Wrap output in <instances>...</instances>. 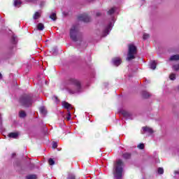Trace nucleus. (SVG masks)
<instances>
[{"label":"nucleus","mask_w":179,"mask_h":179,"mask_svg":"<svg viewBox=\"0 0 179 179\" xmlns=\"http://www.w3.org/2000/svg\"><path fill=\"white\" fill-rule=\"evenodd\" d=\"M63 85L70 94L82 92V82L75 77L71 76L65 77Z\"/></svg>","instance_id":"1"},{"label":"nucleus","mask_w":179,"mask_h":179,"mask_svg":"<svg viewBox=\"0 0 179 179\" xmlns=\"http://www.w3.org/2000/svg\"><path fill=\"white\" fill-rule=\"evenodd\" d=\"M70 38L75 43L79 41L80 43H77L76 47L77 48L80 47V43L83 41V36L80 31H79V26L78 24L73 25L70 29Z\"/></svg>","instance_id":"2"},{"label":"nucleus","mask_w":179,"mask_h":179,"mask_svg":"<svg viewBox=\"0 0 179 179\" xmlns=\"http://www.w3.org/2000/svg\"><path fill=\"white\" fill-rule=\"evenodd\" d=\"M124 162L122 159H117L115 161L113 166V174L116 179L122 178V171H124Z\"/></svg>","instance_id":"3"},{"label":"nucleus","mask_w":179,"mask_h":179,"mask_svg":"<svg viewBox=\"0 0 179 179\" xmlns=\"http://www.w3.org/2000/svg\"><path fill=\"white\" fill-rule=\"evenodd\" d=\"M20 103L24 107H31L33 104V94H24L20 97Z\"/></svg>","instance_id":"4"},{"label":"nucleus","mask_w":179,"mask_h":179,"mask_svg":"<svg viewBox=\"0 0 179 179\" xmlns=\"http://www.w3.org/2000/svg\"><path fill=\"white\" fill-rule=\"evenodd\" d=\"M138 54V48L134 45V43H130L128 45V52L126 58V61H132V59H135L136 55Z\"/></svg>","instance_id":"5"},{"label":"nucleus","mask_w":179,"mask_h":179,"mask_svg":"<svg viewBox=\"0 0 179 179\" xmlns=\"http://www.w3.org/2000/svg\"><path fill=\"white\" fill-rule=\"evenodd\" d=\"M78 20H80L81 22H84L85 23H88V22H90L92 20V18L89 17L87 14H81L78 17Z\"/></svg>","instance_id":"6"},{"label":"nucleus","mask_w":179,"mask_h":179,"mask_svg":"<svg viewBox=\"0 0 179 179\" xmlns=\"http://www.w3.org/2000/svg\"><path fill=\"white\" fill-rule=\"evenodd\" d=\"M113 29V22H110L108 26L105 28L103 31V37H106L108 34H110V31Z\"/></svg>","instance_id":"7"},{"label":"nucleus","mask_w":179,"mask_h":179,"mask_svg":"<svg viewBox=\"0 0 179 179\" xmlns=\"http://www.w3.org/2000/svg\"><path fill=\"white\" fill-rule=\"evenodd\" d=\"M112 62L115 66H120V65H121V62H122V60H121V58L120 57H115L113 59Z\"/></svg>","instance_id":"8"},{"label":"nucleus","mask_w":179,"mask_h":179,"mask_svg":"<svg viewBox=\"0 0 179 179\" xmlns=\"http://www.w3.org/2000/svg\"><path fill=\"white\" fill-rule=\"evenodd\" d=\"M62 106L66 110H71V108H72V105H71L69 103H68L65 101L62 102Z\"/></svg>","instance_id":"9"},{"label":"nucleus","mask_w":179,"mask_h":179,"mask_svg":"<svg viewBox=\"0 0 179 179\" xmlns=\"http://www.w3.org/2000/svg\"><path fill=\"white\" fill-rule=\"evenodd\" d=\"M121 114L122 115H123V117H124V118H131V117H132V115H131V113L124 110H121Z\"/></svg>","instance_id":"10"},{"label":"nucleus","mask_w":179,"mask_h":179,"mask_svg":"<svg viewBox=\"0 0 179 179\" xmlns=\"http://www.w3.org/2000/svg\"><path fill=\"white\" fill-rule=\"evenodd\" d=\"M122 157L124 160H129L132 157V154L131 152H124L122 154Z\"/></svg>","instance_id":"11"},{"label":"nucleus","mask_w":179,"mask_h":179,"mask_svg":"<svg viewBox=\"0 0 179 179\" xmlns=\"http://www.w3.org/2000/svg\"><path fill=\"white\" fill-rule=\"evenodd\" d=\"M141 96L143 99H149L152 94L147 91H142Z\"/></svg>","instance_id":"12"},{"label":"nucleus","mask_w":179,"mask_h":179,"mask_svg":"<svg viewBox=\"0 0 179 179\" xmlns=\"http://www.w3.org/2000/svg\"><path fill=\"white\" fill-rule=\"evenodd\" d=\"M143 130L144 132H148L149 135H152V134H153V129L152 128H150L148 127H143Z\"/></svg>","instance_id":"13"},{"label":"nucleus","mask_w":179,"mask_h":179,"mask_svg":"<svg viewBox=\"0 0 179 179\" xmlns=\"http://www.w3.org/2000/svg\"><path fill=\"white\" fill-rule=\"evenodd\" d=\"M8 138H13V139H17L19 138V134L16 132H11L8 134Z\"/></svg>","instance_id":"14"},{"label":"nucleus","mask_w":179,"mask_h":179,"mask_svg":"<svg viewBox=\"0 0 179 179\" xmlns=\"http://www.w3.org/2000/svg\"><path fill=\"white\" fill-rule=\"evenodd\" d=\"M170 62L179 61V55H171L169 58Z\"/></svg>","instance_id":"15"},{"label":"nucleus","mask_w":179,"mask_h":179,"mask_svg":"<svg viewBox=\"0 0 179 179\" xmlns=\"http://www.w3.org/2000/svg\"><path fill=\"white\" fill-rule=\"evenodd\" d=\"M11 43L13 45H16V44H17V36H15V34H13L11 38Z\"/></svg>","instance_id":"16"},{"label":"nucleus","mask_w":179,"mask_h":179,"mask_svg":"<svg viewBox=\"0 0 179 179\" xmlns=\"http://www.w3.org/2000/svg\"><path fill=\"white\" fill-rule=\"evenodd\" d=\"M27 114H26V112L24 110H20L19 112V116L20 118H26Z\"/></svg>","instance_id":"17"},{"label":"nucleus","mask_w":179,"mask_h":179,"mask_svg":"<svg viewBox=\"0 0 179 179\" xmlns=\"http://www.w3.org/2000/svg\"><path fill=\"white\" fill-rule=\"evenodd\" d=\"M22 5V1L20 0H15L14 1V6L17 7V8H20Z\"/></svg>","instance_id":"18"},{"label":"nucleus","mask_w":179,"mask_h":179,"mask_svg":"<svg viewBox=\"0 0 179 179\" xmlns=\"http://www.w3.org/2000/svg\"><path fill=\"white\" fill-rule=\"evenodd\" d=\"M156 66H157V64H156V61H152L150 63V69H156Z\"/></svg>","instance_id":"19"},{"label":"nucleus","mask_w":179,"mask_h":179,"mask_svg":"<svg viewBox=\"0 0 179 179\" xmlns=\"http://www.w3.org/2000/svg\"><path fill=\"white\" fill-rule=\"evenodd\" d=\"M37 29L39 30V31H43V30H44V24L38 23L37 24Z\"/></svg>","instance_id":"20"},{"label":"nucleus","mask_w":179,"mask_h":179,"mask_svg":"<svg viewBox=\"0 0 179 179\" xmlns=\"http://www.w3.org/2000/svg\"><path fill=\"white\" fill-rule=\"evenodd\" d=\"M39 17H41V14L39 12H36L34 15V20H37Z\"/></svg>","instance_id":"21"},{"label":"nucleus","mask_w":179,"mask_h":179,"mask_svg":"<svg viewBox=\"0 0 179 179\" xmlns=\"http://www.w3.org/2000/svg\"><path fill=\"white\" fill-rule=\"evenodd\" d=\"M26 179H37V175L31 174L26 176Z\"/></svg>","instance_id":"22"},{"label":"nucleus","mask_w":179,"mask_h":179,"mask_svg":"<svg viewBox=\"0 0 179 179\" xmlns=\"http://www.w3.org/2000/svg\"><path fill=\"white\" fill-rule=\"evenodd\" d=\"M50 18L52 19V20H57V13H52V15H50Z\"/></svg>","instance_id":"23"},{"label":"nucleus","mask_w":179,"mask_h":179,"mask_svg":"<svg viewBox=\"0 0 179 179\" xmlns=\"http://www.w3.org/2000/svg\"><path fill=\"white\" fill-rule=\"evenodd\" d=\"M113 13H115V7H113V8H110L108 11V15H113Z\"/></svg>","instance_id":"24"},{"label":"nucleus","mask_w":179,"mask_h":179,"mask_svg":"<svg viewBox=\"0 0 179 179\" xmlns=\"http://www.w3.org/2000/svg\"><path fill=\"white\" fill-rule=\"evenodd\" d=\"M40 111L43 114V115H45V114H47V110H45V108L44 107H41L40 108Z\"/></svg>","instance_id":"25"},{"label":"nucleus","mask_w":179,"mask_h":179,"mask_svg":"<svg viewBox=\"0 0 179 179\" xmlns=\"http://www.w3.org/2000/svg\"><path fill=\"white\" fill-rule=\"evenodd\" d=\"M48 163H49L50 166H54V164H55V161H54V159L52 158H50L48 159Z\"/></svg>","instance_id":"26"},{"label":"nucleus","mask_w":179,"mask_h":179,"mask_svg":"<svg viewBox=\"0 0 179 179\" xmlns=\"http://www.w3.org/2000/svg\"><path fill=\"white\" fill-rule=\"evenodd\" d=\"M52 100L56 103V104H58L59 103V99H58V96H53Z\"/></svg>","instance_id":"27"},{"label":"nucleus","mask_w":179,"mask_h":179,"mask_svg":"<svg viewBox=\"0 0 179 179\" xmlns=\"http://www.w3.org/2000/svg\"><path fill=\"white\" fill-rule=\"evenodd\" d=\"M67 179H76V176H75L73 173H69L68 175Z\"/></svg>","instance_id":"28"},{"label":"nucleus","mask_w":179,"mask_h":179,"mask_svg":"<svg viewBox=\"0 0 179 179\" xmlns=\"http://www.w3.org/2000/svg\"><path fill=\"white\" fill-rule=\"evenodd\" d=\"M157 172L158 174H164V169H163V168H158Z\"/></svg>","instance_id":"29"},{"label":"nucleus","mask_w":179,"mask_h":179,"mask_svg":"<svg viewBox=\"0 0 179 179\" xmlns=\"http://www.w3.org/2000/svg\"><path fill=\"white\" fill-rule=\"evenodd\" d=\"M173 69H174V71H179V64L173 65Z\"/></svg>","instance_id":"30"},{"label":"nucleus","mask_w":179,"mask_h":179,"mask_svg":"<svg viewBox=\"0 0 179 179\" xmlns=\"http://www.w3.org/2000/svg\"><path fill=\"white\" fill-rule=\"evenodd\" d=\"M171 80H176V74H171L170 76H169Z\"/></svg>","instance_id":"31"},{"label":"nucleus","mask_w":179,"mask_h":179,"mask_svg":"<svg viewBox=\"0 0 179 179\" xmlns=\"http://www.w3.org/2000/svg\"><path fill=\"white\" fill-rule=\"evenodd\" d=\"M52 148L53 149H57V148H58V143L53 141Z\"/></svg>","instance_id":"32"},{"label":"nucleus","mask_w":179,"mask_h":179,"mask_svg":"<svg viewBox=\"0 0 179 179\" xmlns=\"http://www.w3.org/2000/svg\"><path fill=\"white\" fill-rule=\"evenodd\" d=\"M137 148H138V149H145V144H143V143H140L138 146H137Z\"/></svg>","instance_id":"33"},{"label":"nucleus","mask_w":179,"mask_h":179,"mask_svg":"<svg viewBox=\"0 0 179 179\" xmlns=\"http://www.w3.org/2000/svg\"><path fill=\"white\" fill-rule=\"evenodd\" d=\"M67 121H70L71 120V111L68 110V115L66 117Z\"/></svg>","instance_id":"34"},{"label":"nucleus","mask_w":179,"mask_h":179,"mask_svg":"<svg viewBox=\"0 0 179 179\" xmlns=\"http://www.w3.org/2000/svg\"><path fill=\"white\" fill-rule=\"evenodd\" d=\"M148 37H149V34H144L143 36V40H148Z\"/></svg>","instance_id":"35"},{"label":"nucleus","mask_w":179,"mask_h":179,"mask_svg":"<svg viewBox=\"0 0 179 179\" xmlns=\"http://www.w3.org/2000/svg\"><path fill=\"white\" fill-rule=\"evenodd\" d=\"M174 173L176 176H178V177H179V170L178 171H175Z\"/></svg>","instance_id":"36"},{"label":"nucleus","mask_w":179,"mask_h":179,"mask_svg":"<svg viewBox=\"0 0 179 179\" xmlns=\"http://www.w3.org/2000/svg\"><path fill=\"white\" fill-rule=\"evenodd\" d=\"M96 15L97 16V17H99L101 16V13L98 12V13H96Z\"/></svg>","instance_id":"37"},{"label":"nucleus","mask_w":179,"mask_h":179,"mask_svg":"<svg viewBox=\"0 0 179 179\" xmlns=\"http://www.w3.org/2000/svg\"><path fill=\"white\" fill-rule=\"evenodd\" d=\"M12 50H13V45L9 48L10 52H12Z\"/></svg>","instance_id":"38"},{"label":"nucleus","mask_w":179,"mask_h":179,"mask_svg":"<svg viewBox=\"0 0 179 179\" xmlns=\"http://www.w3.org/2000/svg\"><path fill=\"white\" fill-rule=\"evenodd\" d=\"M28 2H36L37 1V0H27Z\"/></svg>","instance_id":"39"},{"label":"nucleus","mask_w":179,"mask_h":179,"mask_svg":"<svg viewBox=\"0 0 179 179\" xmlns=\"http://www.w3.org/2000/svg\"><path fill=\"white\" fill-rule=\"evenodd\" d=\"M15 156H16V154L15 153H13L12 157H15Z\"/></svg>","instance_id":"40"},{"label":"nucleus","mask_w":179,"mask_h":179,"mask_svg":"<svg viewBox=\"0 0 179 179\" xmlns=\"http://www.w3.org/2000/svg\"><path fill=\"white\" fill-rule=\"evenodd\" d=\"M0 79H2V74L0 73Z\"/></svg>","instance_id":"41"},{"label":"nucleus","mask_w":179,"mask_h":179,"mask_svg":"<svg viewBox=\"0 0 179 179\" xmlns=\"http://www.w3.org/2000/svg\"><path fill=\"white\" fill-rule=\"evenodd\" d=\"M112 21L114 22V17H112Z\"/></svg>","instance_id":"42"},{"label":"nucleus","mask_w":179,"mask_h":179,"mask_svg":"<svg viewBox=\"0 0 179 179\" xmlns=\"http://www.w3.org/2000/svg\"><path fill=\"white\" fill-rule=\"evenodd\" d=\"M92 1H93V0H90V2H92Z\"/></svg>","instance_id":"43"},{"label":"nucleus","mask_w":179,"mask_h":179,"mask_svg":"<svg viewBox=\"0 0 179 179\" xmlns=\"http://www.w3.org/2000/svg\"><path fill=\"white\" fill-rule=\"evenodd\" d=\"M141 134H143L144 133H143V132H141Z\"/></svg>","instance_id":"44"},{"label":"nucleus","mask_w":179,"mask_h":179,"mask_svg":"<svg viewBox=\"0 0 179 179\" xmlns=\"http://www.w3.org/2000/svg\"><path fill=\"white\" fill-rule=\"evenodd\" d=\"M143 1H145V0H143Z\"/></svg>","instance_id":"45"}]
</instances>
